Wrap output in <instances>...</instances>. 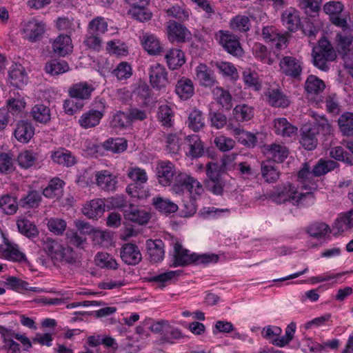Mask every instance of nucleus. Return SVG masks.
Instances as JSON below:
<instances>
[{
	"label": "nucleus",
	"instance_id": "1",
	"mask_svg": "<svg viewBox=\"0 0 353 353\" xmlns=\"http://www.w3.org/2000/svg\"><path fill=\"white\" fill-rule=\"evenodd\" d=\"M219 260V256L215 254H199L190 252V250L184 248L179 243L174 245V254L172 266L185 267L188 265H203L206 266L210 263H216Z\"/></svg>",
	"mask_w": 353,
	"mask_h": 353
},
{
	"label": "nucleus",
	"instance_id": "2",
	"mask_svg": "<svg viewBox=\"0 0 353 353\" xmlns=\"http://www.w3.org/2000/svg\"><path fill=\"white\" fill-rule=\"evenodd\" d=\"M45 252L53 259L68 264H75L78 254L70 246H64L58 241L48 238L44 243Z\"/></svg>",
	"mask_w": 353,
	"mask_h": 353
},
{
	"label": "nucleus",
	"instance_id": "3",
	"mask_svg": "<svg viewBox=\"0 0 353 353\" xmlns=\"http://www.w3.org/2000/svg\"><path fill=\"white\" fill-rule=\"evenodd\" d=\"M312 55L314 66L322 71H327V62L334 61L336 57L332 44L325 37L321 39L318 46L312 48Z\"/></svg>",
	"mask_w": 353,
	"mask_h": 353
},
{
	"label": "nucleus",
	"instance_id": "4",
	"mask_svg": "<svg viewBox=\"0 0 353 353\" xmlns=\"http://www.w3.org/2000/svg\"><path fill=\"white\" fill-rule=\"evenodd\" d=\"M172 190L179 195L183 194L185 191L190 194L201 195L203 188L200 182L185 172H179L173 179Z\"/></svg>",
	"mask_w": 353,
	"mask_h": 353
},
{
	"label": "nucleus",
	"instance_id": "5",
	"mask_svg": "<svg viewBox=\"0 0 353 353\" xmlns=\"http://www.w3.org/2000/svg\"><path fill=\"white\" fill-rule=\"evenodd\" d=\"M274 202L281 204L285 202H290L294 205H300L302 200L305 197H313L311 192L299 193L296 188L291 183L284 185L283 187L278 188L272 196Z\"/></svg>",
	"mask_w": 353,
	"mask_h": 353
},
{
	"label": "nucleus",
	"instance_id": "6",
	"mask_svg": "<svg viewBox=\"0 0 353 353\" xmlns=\"http://www.w3.org/2000/svg\"><path fill=\"white\" fill-rule=\"evenodd\" d=\"M323 12L329 16L330 21L336 27H345L350 14L344 12V5L338 1H330L323 7Z\"/></svg>",
	"mask_w": 353,
	"mask_h": 353
},
{
	"label": "nucleus",
	"instance_id": "7",
	"mask_svg": "<svg viewBox=\"0 0 353 353\" xmlns=\"http://www.w3.org/2000/svg\"><path fill=\"white\" fill-rule=\"evenodd\" d=\"M215 39L228 53L240 56L243 52L239 37L229 30H220L215 34Z\"/></svg>",
	"mask_w": 353,
	"mask_h": 353
},
{
	"label": "nucleus",
	"instance_id": "8",
	"mask_svg": "<svg viewBox=\"0 0 353 353\" xmlns=\"http://www.w3.org/2000/svg\"><path fill=\"white\" fill-rule=\"evenodd\" d=\"M206 176L208 180L205 183L206 188L214 195H221L225 185L221 172H219V167L214 164L206 165Z\"/></svg>",
	"mask_w": 353,
	"mask_h": 353
},
{
	"label": "nucleus",
	"instance_id": "9",
	"mask_svg": "<svg viewBox=\"0 0 353 353\" xmlns=\"http://www.w3.org/2000/svg\"><path fill=\"white\" fill-rule=\"evenodd\" d=\"M46 30V23L34 17L24 24L22 33L25 39L34 43L43 39Z\"/></svg>",
	"mask_w": 353,
	"mask_h": 353
},
{
	"label": "nucleus",
	"instance_id": "10",
	"mask_svg": "<svg viewBox=\"0 0 353 353\" xmlns=\"http://www.w3.org/2000/svg\"><path fill=\"white\" fill-rule=\"evenodd\" d=\"M280 70L285 76L300 80L303 71V61L292 56H284L279 62Z\"/></svg>",
	"mask_w": 353,
	"mask_h": 353
},
{
	"label": "nucleus",
	"instance_id": "11",
	"mask_svg": "<svg viewBox=\"0 0 353 353\" xmlns=\"http://www.w3.org/2000/svg\"><path fill=\"white\" fill-rule=\"evenodd\" d=\"M94 184L100 190L110 193L117 190L118 187V177L108 170L96 171Z\"/></svg>",
	"mask_w": 353,
	"mask_h": 353
},
{
	"label": "nucleus",
	"instance_id": "12",
	"mask_svg": "<svg viewBox=\"0 0 353 353\" xmlns=\"http://www.w3.org/2000/svg\"><path fill=\"white\" fill-rule=\"evenodd\" d=\"M266 103L273 108H285L290 104L289 97L279 85H270L263 92Z\"/></svg>",
	"mask_w": 353,
	"mask_h": 353
},
{
	"label": "nucleus",
	"instance_id": "13",
	"mask_svg": "<svg viewBox=\"0 0 353 353\" xmlns=\"http://www.w3.org/2000/svg\"><path fill=\"white\" fill-rule=\"evenodd\" d=\"M341 30L336 33V43L338 51L343 57L350 52L353 43V25L347 23L345 27H339Z\"/></svg>",
	"mask_w": 353,
	"mask_h": 353
},
{
	"label": "nucleus",
	"instance_id": "14",
	"mask_svg": "<svg viewBox=\"0 0 353 353\" xmlns=\"http://www.w3.org/2000/svg\"><path fill=\"white\" fill-rule=\"evenodd\" d=\"M149 79L150 85L154 89L158 91L164 90L168 83V72L165 68L159 63L150 65Z\"/></svg>",
	"mask_w": 353,
	"mask_h": 353
},
{
	"label": "nucleus",
	"instance_id": "15",
	"mask_svg": "<svg viewBox=\"0 0 353 353\" xmlns=\"http://www.w3.org/2000/svg\"><path fill=\"white\" fill-rule=\"evenodd\" d=\"M176 174L174 165L169 161H160L156 167V175L158 182L162 186L171 185L174 176Z\"/></svg>",
	"mask_w": 353,
	"mask_h": 353
},
{
	"label": "nucleus",
	"instance_id": "16",
	"mask_svg": "<svg viewBox=\"0 0 353 353\" xmlns=\"http://www.w3.org/2000/svg\"><path fill=\"white\" fill-rule=\"evenodd\" d=\"M0 251L4 259L12 261L26 263L28 262L26 254L19 250V245L4 239V244L0 245Z\"/></svg>",
	"mask_w": 353,
	"mask_h": 353
},
{
	"label": "nucleus",
	"instance_id": "17",
	"mask_svg": "<svg viewBox=\"0 0 353 353\" xmlns=\"http://www.w3.org/2000/svg\"><path fill=\"white\" fill-rule=\"evenodd\" d=\"M120 256L123 262L128 265H136L142 259L139 247L132 243H124L120 250Z\"/></svg>",
	"mask_w": 353,
	"mask_h": 353
},
{
	"label": "nucleus",
	"instance_id": "18",
	"mask_svg": "<svg viewBox=\"0 0 353 353\" xmlns=\"http://www.w3.org/2000/svg\"><path fill=\"white\" fill-rule=\"evenodd\" d=\"M168 37L172 43H184L191 36L190 32L183 25L170 20L168 25Z\"/></svg>",
	"mask_w": 353,
	"mask_h": 353
},
{
	"label": "nucleus",
	"instance_id": "19",
	"mask_svg": "<svg viewBox=\"0 0 353 353\" xmlns=\"http://www.w3.org/2000/svg\"><path fill=\"white\" fill-rule=\"evenodd\" d=\"M8 79L10 84L17 88H21L28 83V74L21 64H12L8 71Z\"/></svg>",
	"mask_w": 353,
	"mask_h": 353
},
{
	"label": "nucleus",
	"instance_id": "20",
	"mask_svg": "<svg viewBox=\"0 0 353 353\" xmlns=\"http://www.w3.org/2000/svg\"><path fill=\"white\" fill-rule=\"evenodd\" d=\"M94 88L86 81H82L73 84L68 90V94L70 98L83 101L91 97Z\"/></svg>",
	"mask_w": 353,
	"mask_h": 353
},
{
	"label": "nucleus",
	"instance_id": "21",
	"mask_svg": "<svg viewBox=\"0 0 353 353\" xmlns=\"http://www.w3.org/2000/svg\"><path fill=\"white\" fill-rule=\"evenodd\" d=\"M146 247L150 260L152 263H158L162 261L165 256V245L161 239H148Z\"/></svg>",
	"mask_w": 353,
	"mask_h": 353
},
{
	"label": "nucleus",
	"instance_id": "22",
	"mask_svg": "<svg viewBox=\"0 0 353 353\" xmlns=\"http://www.w3.org/2000/svg\"><path fill=\"white\" fill-rule=\"evenodd\" d=\"M123 215L125 219L141 225L146 224L150 219L149 212L132 205L124 210Z\"/></svg>",
	"mask_w": 353,
	"mask_h": 353
},
{
	"label": "nucleus",
	"instance_id": "23",
	"mask_svg": "<svg viewBox=\"0 0 353 353\" xmlns=\"http://www.w3.org/2000/svg\"><path fill=\"white\" fill-rule=\"evenodd\" d=\"M283 25L290 32H294L301 28L299 12L293 8H287L282 14Z\"/></svg>",
	"mask_w": 353,
	"mask_h": 353
},
{
	"label": "nucleus",
	"instance_id": "24",
	"mask_svg": "<svg viewBox=\"0 0 353 353\" xmlns=\"http://www.w3.org/2000/svg\"><path fill=\"white\" fill-rule=\"evenodd\" d=\"M318 129L305 126L301 129L300 143L303 148L308 151L314 150L318 143Z\"/></svg>",
	"mask_w": 353,
	"mask_h": 353
},
{
	"label": "nucleus",
	"instance_id": "25",
	"mask_svg": "<svg viewBox=\"0 0 353 353\" xmlns=\"http://www.w3.org/2000/svg\"><path fill=\"white\" fill-rule=\"evenodd\" d=\"M228 129L232 130V134L239 143L246 147L254 148L257 143V138L254 134L245 131L240 127H234L232 124H228Z\"/></svg>",
	"mask_w": 353,
	"mask_h": 353
},
{
	"label": "nucleus",
	"instance_id": "26",
	"mask_svg": "<svg viewBox=\"0 0 353 353\" xmlns=\"http://www.w3.org/2000/svg\"><path fill=\"white\" fill-rule=\"evenodd\" d=\"M50 158L54 163L67 168L72 167L76 163L75 157L64 148H59L52 151Z\"/></svg>",
	"mask_w": 353,
	"mask_h": 353
},
{
	"label": "nucleus",
	"instance_id": "27",
	"mask_svg": "<svg viewBox=\"0 0 353 353\" xmlns=\"http://www.w3.org/2000/svg\"><path fill=\"white\" fill-rule=\"evenodd\" d=\"M196 79L204 87L211 88L216 83L213 70L204 63H200L195 69Z\"/></svg>",
	"mask_w": 353,
	"mask_h": 353
},
{
	"label": "nucleus",
	"instance_id": "28",
	"mask_svg": "<svg viewBox=\"0 0 353 353\" xmlns=\"http://www.w3.org/2000/svg\"><path fill=\"white\" fill-rule=\"evenodd\" d=\"M34 134V128L32 124L26 121H19L14 131L16 139L23 143H28Z\"/></svg>",
	"mask_w": 353,
	"mask_h": 353
},
{
	"label": "nucleus",
	"instance_id": "29",
	"mask_svg": "<svg viewBox=\"0 0 353 353\" xmlns=\"http://www.w3.org/2000/svg\"><path fill=\"white\" fill-rule=\"evenodd\" d=\"M174 92L181 100L186 101L190 99L194 93L192 81L185 77L180 78L176 83Z\"/></svg>",
	"mask_w": 353,
	"mask_h": 353
},
{
	"label": "nucleus",
	"instance_id": "30",
	"mask_svg": "<svg viewBox=\"0 0 353 353\" xmlns=\"http://www.w3.org/2000/svg\"><path fill=\"white\" fill-rule=\"evenodd\" d=\"M274 132L284 138H292L297 134V128L291 124L286 118H278L274 121Z\"/></svg>",
	"mask_w": 353,
	"mask_h": 353
},
{
	"label": "nucleus",
	"instance_id": "31",
	"mask_svg": "<svg viewBox=\"0 0 353 353\" xmlns=\"http://www.w3.org/2000/svg\"><path fill=\"white\" fill-rule=\"evenodd\" d=\"M105 212V202L102 199L91 200L83 209V214L89 219H97Z\"/></svg>",
	"mask_w": 353,
	"mask_h": 353
},
{
	"label": "nucleus",
	"instance_id": "32",
	"mask_svg": "<svg viewBox=\"0 0 353 353\" xmlns=\"http://www.w3.org/2000/svg\"><path fill=\"white\" fill-rule=\"evenodd\" d=\"M187 338V336L183 333L181 329L169 324L165 334L160 336L159 341L161 344L168 343L172 345L183 341Z\"/></svg>",
	"mask_w": 353,
	"mask_h": 353
},
{
	"label": "nucleus",
	"instance_id": "33",
	"mask_svg": "<svg viewBox=\"0 0 353 353\" xmlns=\"http://www.w3.org/2000/svg\"><path fill=\"white\" fill-rule=\"evenodd\" d=\"M72 39L68 34H59L52 43V48L59 56L65 57L72 51Z\"/></svg>",
	"mask_w": 353,
	"mask_h": 353
},
{
	"label": "nucleus",
	"instance_id": "34",
	"mask_svg": "<svg viewBox=\"0 0 353 353\" xmlns=\"http://www.w3.org/2000/svg\"><path fill=\"white\" fill-rule=\"evenodd\" d=\"M165 58L169 69L172 70L179 68L185 62L184 52L178 48H172L168 50Z\"/></svg>",
	"mask_w": 353,
	"mask_h": 353
},
{
	"label": "nucleus",
	"instance_id": "35",
	"mask_svg": "<svg viewBox=\"0 0 353 353\" xmlns=\"http://www.w3.org/2000/svg\"><path fill=\"white\" fill-rule=\"evenodd\" d=\"M353 228V208L347 212L340 213L333 225V229L342 233Z\"/></svg>",
	"mask_w": 353,
	"mask_h": 353
},
{
	"label": "nucleus",
	"instance_id": "36",
	"mask_svg": "<svg viewBox=\"0 0 353 353\" xmlns=\"http://www.w3.org/2000/svg\"><path fill=\"white\" fill-rule=\"evenodd\" d=\"M267 154L273 162L281 163L288 158L289 150L285 145L272 143L268 145Z\"/></svg>",
	"mask_w": 353,
	"mask_h": 353
},
{
	"label": "nucleus",
	"instance_id": "37",
	"mask_svg": "<svg viewBox=\"0 0 353 353\" xmlns=\"http://www.w3.org/2000/svg\"><path fill=\"white\" fill-rule=\"evenodd\" d=\"M103 116V112L96 110H90L81 115L79 119V123L85 129L93 128L100 123Z\"/></svg>",
	"mask_w": 353,
	"mask_h": 353
},
{
	"label": "nucleus",
	"instance_id": "38",
	"mask_svg": "<svg viewBox=\"0 0 353 353\" xmlns=\"http://www.w3.org/2000/svg\"><path fill=\"white\" fill-rule=\"evenodd\" d=\"M152 204L156 210L167 215L174 213L178 210V205L176 203L161 196L154 197Z\"/></svg>",
	"mask_w": 353,
	"mask_h": 353
},
{
	"label": "nucleus",
	"instance_id": "39",
	"mask_svg": "<svg viewBox=\"0 0 353 353\" xmlns=\"http://www.w3.org/2000/svg\"><path fill=\"white\" fill-rule=\"evenodd\" d=\"M147 3L148 1L143 3L139 2L138 0L134 1V4L130 3L132 6V8L130 10V13L132 14V18L141 22L150 20L152 13L145 8V6Z\"/></svg>",
	"mask_w": 353,
	"mask_h": 353
},
{
	"label": "nucleus",
	"instance_id": "40",
	"mask_svg": "<svg viewBox=\"0 0 353 353\" xmlns=\"http://www.w3.org/2000/svg\"><path fill=\"white\" fill-rule=\"evenodd\" d=\"M0 334L3 339V349L8 350V353H21L20 345L13 340L12 330L0 325Z\"/></svg>",
	"mask_w": 353,
	"mask_h": 353
},
{
	"label": "nucleus",
	"instance_id": "41",
	"mask_svg": "<svg viewBox=\"0 0 353 353\" xmlns=\"http://www.w3.org/2000/svg\"><path fill=\"white\" fill-rule=\"evenodd\" d=\"M297 177L300 183L303 185L305 189L311 190L316 188V183L312 182L314 177H315L314 174H313V169L310 170L307 163H305L302 168L298 172Z\"/></svg>",
	"mask_w": 353,
	"mask_h": 353
},
{
	"label": "nucleus",
	"instance_id": "42",
	"mask_svg": "<svg viewBox=\"0 0 353 353\" xmlns=\"http://www.w3.org/2000/svg\"><path fill=\"white\" fill-rule=\"evenodd\" d=\"M214 100L225 110H230L232 107V97L229 91L221 87H216L212 90Z\"/></svg>",
	"mask_w": 353,
	"mask_h": 353
},
{
	"label": "nucleus",
	"instance_id": "43",
	"mask_svg": "<svg viewBox=\"0 0 353 353\" xmlns=\"http://www.w3.org/2000/svg\"><path fill=\"white\" fill-rule=\"evenodd\" d=\"M142 45L150 55H157L163 51L159 40L154 34H145L143 37Z\"/></svg>",
	"mask_w": 353,
	"mask_h": 353
},
{
	"label": "nucleus",
	"instance_id": "44",
	"mask_svg": "<svg viewBox=\"0 0 353 353\" xmlns=\"http://www.w3.org/2000/svg\"><path fill=\"white\" fill-rule=\"evenodd\" d=\"M64 185L65 182L63 180L57 177L53 178L49 181L47 187L43 189V194L50 199L58 197L62 194Z\"/></svg>",
	"mask_w": 353,
	"mask_h": 353
},
{
	"label": "nucleus",
	"instance_id": "45",
	"mask_svg": "<svg viewBox=\"0 0 353 353\" xmlns=\"http://www.w3.org/2000/svg\"><path fill=\"white\" fill-rule=\"evenodd\" d=\"M108 30L106 19L101 16H97L89 21L86 31L102 37Z\"/></svg>",
	"mask_w": 353,
	"mask_h": 353
},
{
	"label": "nucleus",
	"instance_id": "46",
	"mask_svg": "<svg viewBox=\"0 0 353 353\" xmlns=\"http://www.w3.org/2000/svg\"><path fill=\"white\" fill-rule=\"evenodd\" d=\"M189 142L188 155L192 159H197L204 154V145L197 134L190 135L187 137Z\"/></svg>",
	"mask_w": 353,
	"mask_h": 353
},
{
	"label": "nucleus",
	"instance_id": "47",
	"mask_svg": "<svg viewBox=\"0 0 353 353\" xmlns=\"http://www.w3.org/2000/svg\"><path fill=\"white\" fill-rule=\"evenodd\" d=\"M338 125L343 135L353 136V112H343L338 119Z\"/></svg>",
	"mask_w": 353,
	"mask_h": 353
},
{
	"label": "nucleus",
	"instance_id": "48",
	"mask_svg": "<svg viewBox=\"0 0 353 353\" xmlns=\"http://www.w3.org/2000/svg\"><path fill=\"white\" fill-rule=\"evenodd\" d=\"M6 283L10 289L19 293H23L28 290L34 292H39L37 288L29 287V283L28 282L15 276H8L6 279Z\"/></svg>",
	"mask_w": 353,
	"mask_h": 353
},
{
	"label": "nucleus",
	"instance_id": "49",
	"mask_svg": "<svg viewBox=\"0 0 353 353\" xmlns=\"http://www.w3.org/2000/svg\"><path fill=\"white\" fill-rule=\"evenodd\" d=\"M174 113L172 108L168 105L159 106L157 112V119L161 125L165 128H170L174 124Z\"/></svg>",
	"mask_w": 353,
	"mask_h": 353
},
{
	"label": "nucleus",
	"instance_id": "50",
	"mask_svg": "<svg viewBox=\"0 0 353 353\" xmlns=\"http://www.w3.org/2000/svg\"><path fill=\"white\" fill-rule=\"evenodd\" d=\"M339 167V164L333 160L320 159L313 167L315 176H321Z\"/></svg>",
	"mask_w": 353,
	"mask_h": 353
},
{
	"label": "nucleus",
	"instance_id": "51",
	"mask_svg": "<svg viewBox=\"0 0 353 353\" xmlns=\"http://www.w3.org/2000/svg\"><path fill=\"white\" fill-rule=\"evenodd\" d=\"M230 27L234 32H247L251 27L250 20L245 15L238 14L230 19Z\"/></svg>",
	"mask_w": 353,
	"mask_h": 353
},
{
	"label": "nucleus",
	"instance_id": "52",
	"mask_svg": "<svg viewBox=\"0 0 353 353\" xmlns=\"http://www.w3.org/2000/svg\"><path fill=\"white\" fill-rule=\"evenodd\" d=\"M106 50L117 57H126L128 54L127 44L120 39H113L107 42Z\"/></svg>",
	"mask_w": 353,
	"mask_h": 353
},
{
	"label": "nucleus",
	"instance_id": "53",
	"mask_svg": "<svg viewBox=\"0 0 353 353\" xmlns=\"http://www.w3.org/2000/svg\"><path fill=\"white\" fill-rule=\"evenodd\" d=\"M70 69L67 61L60 59H52L47 62L45 70L51 75H59L68 72Z\"/></svg>",
	"mask_w": 353,
	"mask_h": 353
},
{
	"label": "nucleus",
	"instance_id": "54",
	"mask_svg": "<svg viewBox=\"0 0 353 353\" xmlns=\"http://www.w3.org/2000/svg\"><path fill=\"white\" fill-rule=\"evenodd\" d=\"M31 116L37 122L46 123L50 121V108L43 104L34 105L31 110Z\"/></svg>",
	"mask_w": 353,
	"mask_h": 353
},
{
	"label": "nucleus",
	"instance_id": "55",
	"mask_svg": "<svg viewBox=\"0 0 353 353\" xmlns=\"http://www.w3.org/2000/svg\"><path fill=\"white\" fill-rule=\"evenodd\" d=\"M234 119L239 122L248 121L254 117L252 107L243 103L235 106L232 111Z\"/></svg>",
	"mask_w": 353,
	"mask_h": 353
},
{
	"label": "nucleus",
	"instance_id": "56",
	"mask_svg": "<svg viewBox=\"0 0 353 353\" xmlns=\"http://www.w3.org/2000/svg\"><path fill=\"white\" fill-rule=\"evenodd\" d=\"M325 88L324 81L313 74L309 75L305 83V89L309 94H318L322 92Z\"/></svg>",
	"mask_w": 353,
	"mask_h": 353
},
{
	"label": "nucleus",
	"instance_id": "57",
	"mask_svg": "<svg viewBox=\"0 0 353 353\" xmlns=\"http://www.w3.org/2000/svg\"><path fill=\"white\" fill-rule=\"evenodd\" d=\"M204 120L205 118L202 112L197 109H194L189 114L187 124L190 129L196 132L204 127Z\"/></svg>",
	"mask_w": 353,
	"mask_h": 353
},
{
	"label": "nucleus",
	"instance_id": "58",
	"mask_svg": "<svg viewBox=\"0 0 353 353\" xmlns=\"http://www.w3.org/2000/svg\"><path fill=\"white\" fill-rule=\"evenodd\" d=\"M146 183H132L126 188L127 193L138 199H146L150 195L149 189L145 186Z\"/></svg>",
	"mask_w": 353,
	"mask_h": 353
},
{
	"label": "nucleus",
	"instance_id": "59",
	"mask_svg": "<svg viewBox=\"0 0 353 353\" xmlns=\"http://www.w3.org/2000/svg\"><path fill=\"white\" fill-rule=\"evenodd\" d=\"M83 43L88 49L96 52H100L103 48L102 37L87 31Z\"/></svg>",
	"mask_w": 353,
	"mask_h": 353
},
{
	"label": "nucleus",
	"instance_id": "60",
	"mask_svg": "<svg viewBox=\"0 0 353 353\" xmlns=\"http://www.w3.org/2000/svg\"><path fill=\"white\" fill-rule=\"evenodd\" d=\"M19 232L28 238H33L38 235L37 226L27 219H19L17 222Z\"/></svg>",
	"mask_w": 353,
	"mask_h": 353
},
{
	"label": "nucleus",
	"instance_id": "61",
	"mask_svg": "<svg viewBox=\"0 0 353 353\" xmlns=\"http://www.w3.org/2000/svg\"><path fill=\"white\" fill-rule=\"evenodd\" d=\"M262 176L268 183H274L279 178L280 173L270 161H266L261 164Z\"/></svg>",
	"mask_w": 353,
	"mask_h": 353
},
{
	"label": "nucleus",
	"instance_id": "62",
	"mask_svg": "<svg viewBox=\"0 0 353 353\" xmlns=\"http://www.w3.org/2000/svg\"><path fill=\"white\" fill-rule=\"evenodd\" d=\"M180 271L170 270L157 275L152 276L147 278L149 283H157L160 288H164L167 283L174 278L179 276Z\"/></svg>",
	"mask_w": 353,
	"mask_h": 353
},
{
	"label": "nucleus",
	"instance_id": "63",
	"mask_svg": "<svg viewBox=\"0 0 353 353\" xmlns=\"http://www.w3.org/2000/svg\"><path fill=\"white\" fill-rule=\"evenodd\" d=\"M330 156L336 161H341L347 165H353V155L341 146L332 148Z\"/></svg>",
	"mask_w": 353,
	"mask_h": 353
},
{
	"label": "nucleus",
	"instance_id": "64",
	"mask_svg": "<svg viewBox=\"0 0 353 353\" xmlns=\"http://www.w3.org/2000/svg\"><path fill=\"white\" fill-rule=\"evenodd\" d=\"M254 57L263 63L272 65L273 59L271 58V52L268 50L267 47L262 43H256L252 48Z\"/></svg>",
	"mask_w": 353,
	"mask_h": 353
}]
</instances>
